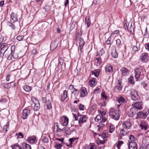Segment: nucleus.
I'll return each mask as SVG.
<instances>
[{
  "mask_svg": "<svg viewBox=\"0 0 149 149\" xmlns=\"http://www.w3.org/2000/svg\"><path fill=\"white\" fill-rule=\"evenodd\" d=\"M109 114L111 118L116 120H118L119 118L120 115L118 112L113 109H111L109 110Z\"/></svg>",
  "mask_w": 149,
  "mask_h": 149,
  "instance_id": "1",
  "label": "nucleus"
},
{
  "mask_svg": "<svg viewBox=\"0 0 149 149\" xmlns=\"http://www.w3.org/2000/svg\"><path fill=\"white\" fill-rule=\"evenodd\" d=\"M1 53L4 52V56L7 58L8 60L11 59L12 55H11V52L10 49H8L7 46L4 47L3 48L1 49Z\"/></svg>",
  "mask_w": 149,
  "mask_h": 149,
  "instance_id": "2",
  "label": "nucleus"
},
{
  "mask_svg": "<svg viewBox=\"0 0 149 149\" xmlns=\"http://www.w3.org/2000/svg\"><path fill=\"white\" fill-rule=\"evenodd\" d=\"M107 98L104 92H102L101 95V98L99 100L98 104L103 107H104L106 105V101Z\"/></svg>",
  "mask_w": 149,
  "mask_h": 149,
  "instance_id": "3",
  "label": "nucleus"
},
{
  "mask_svg": "<svg viewBox=\"0 0 149 149\" xmlns=\"http://www.w3.org/2000/svg\"><path fill=\"white\" fill-rule=\"evenodd\" d=\"M130 95L131 99L134 100L136 101L139 99V97L137 92L134 89H131L130 90Z\"/></svg>",
  "mask_w": 149,
  "mask_h": 149,
  "instance_id": "4",
  "label": "nucleus"
},
{
  "mask_svg": "<svg viewBox=\"0 0 149 149\" xmlns=\"http://www.w3.org/2000/svg\"><path fill=\"white\" fill-rule=\"evenodd\" d=\"M106 120V118L105 117L102 116V121H100V122L99 123V125H97L96 127V129L97 130V132L102 131L103 127L104 126V124L103 123H104Z\"/></svg>",
  "mask_w": 149,
  "mask_h": 149,
  "instance_id": "5",
  "label": "nucleus"
},
{
  "mask_svg": "<svg viewBox=\"0 0 149 149\" xmlns=\"http://www.w3.org/2000/svg\"><path fill=\"white\" fill-rule=\"evenodd\" d=\"M123 24L124 28L125 29L129 30V31L132 33L134 31V29L133 27L132 26L131 23H129L128 24V26H127L126 23V21L124 20L123 22Z\"/></svg>",
  "mask_w": 149,
  "mask_h": 149,
  "instance_id": "6",
  "label": "nucleus"
},
{
  "mask_svg": "<svg viewBox=\"0 0 149 149\" xmlns=\"http://www.w3.org/2000/svg\"><path fill=\"white\" fill-rule=\"evenodd\" d=\"M142 130L146 131L147 130L149 127L148 122L146 121L141 120L139 125Z\"/></svg>",
  "mask_w": 149,
  "mask_h": 149,
  "instance_id": "7",
  "label": "nucleus"
},
{
  "mask_svg": "<svg viewBox=\"0 0 149 149\" xmlns=\"http://www.w3.org/2000/svg\"><path fill=\"white\" fill-rule=\"evenodd\" d=\"M143 70V68H137L134 71L135 73V77L136 81H138L139 78L141 73Z\"/></svg>",
  "mask_w": 149,
  "mask_h": 149,
  "instance_id": "8",
  "label": "nucleus"
},
{
  "mask_svg": "<svg viewBox=\"0 0 149 149\" xmlns=\"http://www.w3.org/2000/svg\"><path fill=\"white\" fill-rule=\"evenodd\" d=\"M30 114V111L29 110L27 109H24L23 110L22 113V117L23 119H26Z\"/></svg>",
  "mask_w": 149,
  "mask_h": 149,
  "instance_id": "9",
  "label": "nucleus"
},
{
  "mask_svg": "<svg viewBox=\"0 0 149 149\" xmlns=\"http://www.w3.org/2000/svg\"><path fill=\"white\" fill-rule=\"evenodd\" d=\"M77 139V138H70L69 139L68 142L69 143L66 144V145L68 147H72L74 144L75 143H76L77 142L76 141Z\"/></svg>",
  "mask_w": 149,
  "mask_h": 149,
  "instance_id": "10",
  "label": "nucleus"
},
{
  "mask_svg": "<svg viewBox=\"0 0 149 149\" xmlns=\"http://www.w3.org/2000/svg\"><path fill=\"white\" fill-rule=\"evenodd\" d=\"M79 123L80 125L83 124L85 122H86L87 120V118L84 115H79Z\"/></svg>",
  "mask_w": 149,
  "mask_h": 149,
  "instance_id": "11",
  "label": "nucleus"
},
{
  "mask_svg": "<svg viewBox=\"0 0 149 149\" xmlns=\"http://www.w3.org/2000/svg\"><path fill=\"white\" fill-rule=\"evenodd\" d=\"M80 97H84L87 96L88 94L86 89L84 87L81 88L80 90Z\"/></svg>",
  "mask_w": 149,
  "mask_h": 149,
  "instance_id": "12",
  "label": "nucleus"
},
{
  "mask_svg": "<svg viewBox=\"0 0 149 149\" xmlns=\"http://www.w3.org/2000/svg\"><path fill=\"white\" fill-rule=\"evenodd\" d=\"M148 54L147 53H144L142 54L141 59V61L143 63L147 62L148 60Z\"/></svg>",
  "mask_w": 149,
  "mask_h": 149,
  "instance_id": "13",
  "label": "nucleus"
},
{
  "mask_svg": "<svg viewBox=\"0 0 149 149\" xmlns=\"http://www.w3.org/2000/svg\"><path fill=\"white\" fill-rule=\"evenodd\" d=\"M131 125L132 123L129 120H126L124 121L122 124L123 127L125 129H130Z\"/></svg>",
  "mask_w": 149,
  "mask_h": 149,
  "instance_id": "14",
  "label": "nucleus"
},
{
  "mask_svg": "<svg viewBox=\"0 0 149 149\" xmlns=\"http://www.w3.org/2000/svg\"><path fill=\"white\" fill-rule=\"evenodd\" d=\"M148 115L146 111H141L139 112L137 116L139 118H145Z\"/></svg>",
  "mask_w": 149,
  "mask_h": 149,
  "instance_id": "15",
  "label": "nucleus"
},
{
  "mask_svg": "<svg viewBox=\"0 0 149 149\" xmlns=\"http://www.w3.org/2000/svg\"><path fill=\"white\" fill-rule=\"evenodd\" d=\"M137 146L135 142H129V149H137Z\"/></svg>",
  "mask_w": 149,
  "mask_h": 149,
  "instance_id": "16",
  "label": "nucleus"
},
{
  "mask_svg": "<svg viewBox=\"0 0 149 149\" xmlns=\"http://www.w3.org/2000/svg\"><path fill=\"white\" fill-rule=\"evenodd\" d=\"M63 122V125L64 126L67 125L68 123L69 119L66 116H63L61 118Z\"/></svg>",
  "mask_w": 149,
  "mask_h": 149,
  "instance_id": "17",
  "label": "nucleus"
},
{
  "mask_svg": "<svg viewBox=\"0 0 149 149\" xmlns=\"http://www.w3.org/2000/svg\"><path fill=\"white\" fill-rule=\"evenodd\" d=\"M111 54L112 57L113 58H116L118 57V54L115 47H113L112 48Z\"/></svg>",
  "mask_w": 149,
  "mask_h": 149,
  "instance_id": "18",
  "label": "nucleus"
},
{
  "mask_svg": "<svg viewBox=\"0 0 149 149\" xmlns=\"http://www.w3.org/2000/svg\"><path fill=\"white\" fill-rule=\"evenodd\" d=\"M143 105L142 102H136L135 103L134 107L135 108L136 110L138 109H141L142 108V106Z\"/></svg>",
  "mask_w": 149,
  "mask_h": 149,
  "instance_id": "19",
  "label": "nucleus"
},
{
  "mask_svg": "<svg viewBox=\"0 0 149 149\" xmlns=\"http://www.w3.org/2000/svg\"><path fill=\"white\" fill-rule=\"evenodd\" d=\"M62 131L65 132L67 135H68L70 134L71 132V131L70 128L67 127H65L62 129Z\"/></svg>",
  "mask_w": 149,
  "mask_h": 149,
  "instance_id": "20",
  "label": "nucleus"
},
{
  "mask_svg": "<svg viewBox=\"0 0 149 149\" xmlns=\"http://www.w3.org/2000/svg\"><path fill=\"white\" fill-rule=\"evenodd\" d=\"M34 110L36 111H38L40 108V104L38 101L36 100V102L34 103Z\"/></svg>",
  "mask_w": 149,
  "mask_h": 149,
  "instance_id": "21",
  "label": "nucleus"
},
{
  "mask_svg": "<svg viewBox=\"0 0 149 149\" xmlns=\"http://www.w3.org/2000/svg\"><path fill=\"white\" fill-rule=\"evenodd\" d=\"M11 20L13 22H17L18 21V19L17 14L14 13H12L11 15Z\"/></svg>",
  "mask_w": 149,
  "mask_h": 149,
  "instance_id": "22",
  "label": "nucleus"
},
{
  "mask_svg": "<svg viewBox=\"0 0 149 149\" xmlns=\"http://www.w3.org/2000/svg\"><path fill=\"white\" fill-rule=\"evenodd\" d=\"M67 92L66 90L63 91V93L61 95V100L63 101L67 97Z\"/></svg>",
  "mask_w": 149,
  "mask_h": 149,
  "instance_id": "23",
  "label": "nucleus"
},
{
  "mask_svg": "<svg viewBox=\"0 0 149 149\" xmlns=\"http://www.w3.org/2000/svg\"><path fill=\"white\" fill-rule=\"evenodd\" d=\"M28 140L29 142L32 143H33L36 142V138L35 137H29Z\"/></svg>",
  "mask_w": 149,
  "mask_h": 149,
  "instance_id": "24",
  "label": "nucleus"
},
{
  "mask_svg": "<svg viewBox=\"0 0 149 149\" xmlns=\"http://www.w3.org/2000/svg\"><path fill=\"white\" fill-rule=\"evenodd\" d=\"M79 43L80 49H81L83 47L84 45V42L83 39L82 38H80L79 39Z\"/></svg>",
  "mask_w": 149,
  "mask_h": 149,
  "instance_id": "25",
  "label": "nucleus"
},
{
  "mask_svg": "<svg viewBox=\"0 0 149 149\" xmlns=\"http://www.w3.org/2000/svg\"><path fill=\"white\" fill-rule=\"evenodd\" d=\"M47 106V108L48 109L50 110L52 108V106L51 101L49 99L47 100V102L46 103Z\"/></svg>",
  "mask_w": 149,
  "mask_h": 149,
  "instance_id": "26",
  "label": "nucleus"
},
{
  "mask_svg": "<svg viewBox=\"0 0 149 149\" xmlns=\"http://www.w3.org/2000/svg\"><path fill=\"white\" fill-rule=\"evenodd\" d=\"M122 72V75L123 76H125L128 73V71L126 68H122L120 70Z\"/></svg>",
  "mask_w": 149,
  "mask_h": 149,
  "instance_id": "27",
  "label": "nucleus"
},
{
  "mask_svg": "<svg viewBox=\"0 0 149 149\" xmlns=\"http://www.w3.org/2000/svg\"><path fill=\"white\" fill-rule=\"evenodd\" d=\"M22 146L23 149H31V146L28 144L25 143H23Z\"/></svg>",
  "mask_w": 149,
  "mask_h": 149,
  "instance_id": "28",
  "label": "nucleus"
},
{
  "mask_svg": "<svg viewBox=\"0 0 149 149\" xmlns=\"http://www.w3.org/2000/svg\"><path fill=\"white\" fill-rule=\"evenodd\" d=\"M117 100L118 103H119L120 104H121L124 103L125 102V98L122 96L118 98Z\"/></svg>",
  "mask_w": 149,
  "mask_h": 149,
  "instance_id": "29",
  "label": "nucleus"
},
{
  "mask_svg": "<svg viewBox=\"0 0 149 149\" xmlns=\"http://www.w3.org/2000/svg\"><path fill=\"white\" fill-rule=\"evenodd\" d=\"M105 70L107 72H112L113 71V67L111 66H107L105 67Z\"/></svg>",
  "mask_w": 149,
  "mask_h": 149,
  "instance_id": "30",
  "label": "nucleus"
},
{
  "mask_svg": "<svg viewBox=\"0 0 149 149\" xmlns=\"http://www.w3.org/2000/svg\"><path fill=\"white\" fill-rule=\"evenodd\" d=\"M85 24H87V26L89 27L90 26L91 21L89 17H86L85 19Z\"/></svg>",
  "mask_w": 149,
  "mask_h": 149,
  "instance_id": "31",
  "label": "nucleus"
},
{
  "mask_svg": "<svg viewBox=\"0 0 149 149\" xmlns=\"http://www.w3.org/2000/svg\"><path fill=\"white\" fill-rule=\"evenodd\" d=\"M58 44L56 42L52 43L51 45V49L52 50L56 48L58 45Z\"/></svg>",
  "mask_w": 149,
  "mask_h": 149,
  "instance_id": "32",
  "label": "nucleus"
},
{
  "mask_svg": "<svg viewBox=\"0 0 149 149\" xmlns=\"http://www.w3.org/2000/svg\"><path fill=\"white\" fill-rule=\"evenodd\" d=\"M130 111L133 115H135L137 114V110L134 107L131 109Z\"/></svg>",
  "mask_w": 149,
  "mask_h": 149,
  "instance_id": "33",
  "label": "nucleus"
},
{
  "mask_svg": "<svg viewBox=\"0 0 149 149\" xmlns=\"http://www.w3.org/2000/svg\"><path fill=\"white\" fill-rule=\"evenodd\" d=\"M3 86L4 88L6 89H8L11 86L10 83H3Z\"/></svg>",
  "mask_w": 149,
  "mask_h": 149,
  "instance_id": "34",
  "label": "nucleus"
},
{
  "mask_svg": "<svg viewBox=\"0 0 149 149\" xmlns=\"http://www.w3.org/2000/svg\"><path fill=\"white\" fill-rule=\"evenodd\" d=\"M3 40V38H0V49H1L2 48H3V47H6L7 46H6V43H3L2 44V41Z\"/></svg>",
  "mask_w": 149,
  "mask_h": 149,
  "instance_id": "35",
  "label": "nucleus"
},
{
  "mask_svg": "<svg viewBox=\"0 0 149 149\" xmlns=\"http://www.w3.org/2000/svg\"><path fill=\"white\" fill-rule=\"evenodd\" d=\"M11 55H12L11 58V59H10V60H13V59H15L17 58L18 56V54L14 52L13 53V54H12L11 53Z\"/></svg>",
  "mask_w": 149,
  "mask_h": 149,
  "instance_id": "36",
  "label": "nucleus"
},
{
  "mask_svg": "<svg viewBox=\"0 0 149 149\" xmlns=\"http://www.w3.org/2000/svg\"><path fill=\"white\" fill-rule=\"evenodd\" d=\"M69 89L71 90V93H73L74 91H77V89L74 87V86L71 85L70 86Z\"/></svg>",
  "mask_w": 149,
  "mask_h": 149,
  "instance_id": "37",
  "label": "nucleus"
},
{
  "mask_svg": "<svg viewBox=\"0 0 149 149\" xmlns=\"http://www.w3.org/2000/svg\"><path fill=\"white\" fill-rule=\"evenodd\" d=\"M12 149H22V147L17 144H15L12 146Z\"/></svg>",
  "mask_w": 149,
  "mask_h": 149,
  "instance_id": "38",
  "label": "nucleus"
},
{
  "mask_svg": "<svg viewBox=\"0 0 149 149\" xmlns=\"http://www.w3.org/2000/svg\"><path fill=\"white\" fill-rule=\"evenodd\" d=\"M24 89L26 92L30 91L31 90V87L26 85L24 86Z\"/></svg>",
  "mask_w": 149,
  "mask_h": 149,
  "instance_id": "39",
  "label": "nucleus"
},
{
  "mask_svg": "<svg viewBox=\"0 0 149 149\" xmlns=\"http://www.w3.org/2000/svg\"><path fill=\"white\" fill-rule=\"evenodd\" d=\"M124 143V142L122 141H118V143L117 144V147L118 149H120L121 146Z\"/></svg>",
  "mask_w": 149,
  "mask_h": 149,
  "instance_id": "40",
  "label": "nucleus"
},
{
  "mask_svg": "<svg viewBox=\"0 0 149 149\" xmlns=\"http://www.w3.org/2000/svg\"><path fill=\"white\" fill-rule=\"evenodd\" d=\"M100 70L99 69H97L93 72L92 74H94L95 77H98L99 74Z\"/></svg>",
  "mask_w": 149,
  "mask_h": 149,
  "instance_id": "41",
  "label": "nucleus"
},
{
  "mask_svg": "<svg viewBox=\"0 0 149 149\" xmlns=\"http://www.w3.org/2000/svg\"><path fill=\"white\" fill-rule=\"evenodd\" d=\"M8 25L11 29L14 30L15 29V26L13 24L9 22L8 23Z\"/></svg>",
  "mask_w": 149,
  "mask_h": 149,
  "instance_id": "42",
  "label": "nucleus"
},
{
  "mask_svg": "<svg viewBox=\"0 0 149 149\" xmlns=\"http://www.w3.org/2000/svg\"><path fill=\"white\" fill-rule=\"evenodd\" d=\"M128 82L131 84H133L134 83V78L132 76H130L128 79Z\"/></svg>",
  "mask_w": 149,
  "mask_h": 149,
  "instance_id": "43",
  "label": "nucleus"
},
{
  "mask_svg": "<svg viewBox=\"0 0 149 149\" xmlns=\"http://www.w3.org/2000/svg\"><path fill=\"white\" fill-rule=\"evenodd\" d=\"M129 139L130 141H129V142H134L135 139L133 135H130L129 137Z\"/></svg>",
  "mask_w": 149,
  "mask_h": 149,
  "instance_id": "44",
  "label": "nucleus"
},
{
  "mask_svg": "<svg viewBox=\"0 0 149 149\" xmlns=\"http://www.w3.org/2000/svg\"><path fill=\"white\" fill-rule=\"evenodd\" d=\"M84 149H95L94 146L93 144H91L89 147L88 146H86L85 147Z\"/></svg>",
  "mask_w": 149,
  "mask_h": 149,
  "instance_id": "45",
  "label": "nucleus"
},
{
  "mask_svg": "<svg viewBox=\"0 0 149 149\" xmlns=\"http://www.w3.org/2000/svg\"><path fill=\"white\" fill-rule=\"evenodd\" d=\"M120 134L123 136L127 134L128 132H125L124 129H121L120 130Z\"/></svg>",
  "mask_w": 149,
  "mask_h": 149,
  "instance_id": "46",
  "label": "nucleus"
},
{
  "mask_svg": "<svg viewBox=\"0 0 149 149\" xmlns=\"http://www.w3.org/2000/svg\"><path fill=\"white\" fill-rule=\"evenodd\" d=\"M115 128L112 125H110L109 132L111 133H112L115 130Z\"/></svg>",
  "mask_w": 149,
  "mask_h": 149,
  "instance_id": "47",
  "label": "nucleus"
},
{
  "mask_svg": "<svg viewBox=\"0 0 149 149\" xmlns=\"http://www.w3.org/2000/svg\"><path fill=\"white\" fill-rule=\"evenodd\" d=\"M101 116L100 115H97L95 118V121H99L101 120Z\"/></svg>",
  "mask_w": 149,
  "mask_h": 149,
  "instance_id": "48",
  "label": "nucleus"
},
{
  "mask_svg": "<svg viewBox=\"0 0 149 149\" xmlns=\"http://www.w3.org/2000/svg\"><path fill=\"white\" fill-rule=\"evenodd\" d=\"M24 37L23 36L19 35L17 36L16 38L18 40L21 41L23 39Z\"/></svg>",
  "mask_w": 149,
  "mask_h": 149,
  "instance_id": "49",
  "label": "nucleus"
},
{
  "mask_svg": "<svg viewBox=\"0 0 149 149\" xmlns=\"http://www.w3.org/2000/svg\"><path fill=\"white\" fill-rule=\"evenodd\" d=\"M8 125L9 124L8 123H7L3 127V130L5 132L7 131V129L8 128Z\"/></svg>",
  "mask_w": 149,
  "mask_h": 149,
  "instance_id": "50",
  "label": "nucleus"
},
{
  "mask_svg": "<svg viewBox=\"0 0 149 149\" xmlns=\"http://www.w3.org/2000/svg\"><path fill=\"white\" fill-rule=\"evenodd\" d=\"M77 24H76L75 22H73L70 26V29H73L74 27L77 26Z\"/></svg>",
  "mask_w": 149,
  "mask_h": 149,
  "instance_id": "51",
  "label": "nucleus"
},
{
  "mask_svg": "<svg viewBox=\"0 0 149 149\" xmlns=\"http://www.w3.org/2000/svg\"><path fill=\"white\" fill-rule=\"evenodd\" d=\"M100 92V88L98 87L96 88L93 92L94 94H99Z\"/></svg>",
  "mask_w": 149,
  "mask_h": 149,
  "instance_id": "52",
  "label": "nucleus"
},
{
  "mask_svg": "<svg viewBox=\"0 0 149 149\" xmlns=\"http://www.w3.org/2000/svg\"><path fill=\"white\" fill-rule=\"evenodd\" d=\"M62 146L61 145V144H59L57 143H56L55 145V148L57 149H60L61 148Z\"/></svg>",
  "mask_w": 149,
  "mask_h": 149,
  "instance_id": "53",
  "label": "nucleus"
},
{
  "mask_svg": "<svg viewBox=\"0 0 149 149\" xmlns=\"http://www.w3.org/2000/svg\"><path fill=\"white\" fill-rule=\"evenodd\" d=\"M90 84L91 86H93L94 85L95 83V80H90Z\"/></svg>",
  "mask_w": 149,
  "mask_h": 149,
  "instance_id": "54",
  "label": "nucleus"
},
{
  "mask_svg": "<svg viewBox=\"0 0 149 149\" xmlns=\"http://www.w3.org/2000/svg\"><path fill=\"white\" fill-rule=\"evenodd\" d=\"M98 134L99 136H101L103 139L106 138V134L105 133H103L102 135H101L99 134Z\"/></svg>",
  "mask_w": 149,
  "mask_h": 149,
  "instance_id": "55",
  "label": "nucleus"
},
{
  "mask_svg": "<svg viewBox=\"0 0 149 149\" xmlns=\"http://www.w3.org/2000/svg\"><path fill=\"white\" fill-rule=\"evenodd\" d=\"M116 44L117 46H119L121 44V41L119 39H118L116 40Z\"/></svg>",
  "mask_w": 149,
  "mask_h": 149,
  "instance_id": "56",
  "label": "nucleus"
},
{
  "mask_svg": "<svg viewBox=\"0 0 149 149\" xmlns=\"http://www.w3.org/2000/svg\"><path fill=\"white\" fill-rule=\"evenodd\" d=\"M79 108L80 110H83L84 109V105L80 104L79 106Z\"/></svg>",
  "mask_w": 149,
  "mask_h": 149,
  "instance_id": "57",
  "label": "nucleus"
},
{
  "mask_svg": "<svg viewBox=\"0 0 149 149\" xmlns=\"http://www.w3.org/2000/svg\"><path fill=\"white\" fill-rule=\"evenodd\" d=\"M42 102L43 103H46L47 101V98L45 97H43L42 99Z\"/></svg>",
  "mask_w": 149,
  "mask_h": 149,
  "instance_id": "58",
  "label": "nucleus"
},
{
  "mask_svg": "<svg viewBox=\"0 0 149 149\" xmlns=\"http://www.w3.org/2000/svg\"><path fill=\"white\" fill-rule=\"evenodd\" d=\"M42 141L44 143H47L48 142V139L47 138H45L42 140Z\"/></svg>",
  "mask_w": 149,
  "mask_h": 149,
  "instance_id": "59",
  "label": "nucleus"
},
{
  "mask_svg": "<svg viewBox=\"0 0 149 149\" xmlns=\"http://www.w3.org/2000/svg\"><path fill=\"white\" fill-rule=\"evenodd\" d=\"M111 40V38L110 37H109L107 40L106 41V43L107 45H109L110 43Z\"/></svg>",
  "mask_w": 149,
  "mask_h": 149,
  "instance_id": "60",
  "label": "nucleus"
},
{
  "mask_svg": "<svg viewBox=\"0 0 149 149\" xmlns=\"http://www.w3.org/2000/svg\"><path fill=\"white\" fill-rule=\"evenodd\" d=\"M96 60L97 61V63L99 65L101 63V59L100 58H96Z\"/></svg>",
  "mask_w": 149,
  "mask_h": 149,
  "instance_id": "61",
  "label": "nucleus"
},
{
  "mask_svg": "<svg viewBox=\"0 0 149 149\" xmlns=\"http://www.w3.org/2000/svg\"><path fill=\"white\" fill-rule=\"evenodd\" d=\"M132 48L134 51L135 52L137 51L138 50L137 47L135 46H133Z\"/></svg>",
  "mask_w": 149,
  "mask_h": 149,
  "instance_id": "62",
  "label": "nucleus"
},
{
  "mask_svg": "<svg viewBox=\"0 0 149 149\" xmlns=\"http://www.w3.org/2000/svg\"><path fill=\"white\" fill-rule=\"evenodd\" d=\"M74 118H75V120H77L78 119H79V117H78V116L77 117L76 116V115L74 114V113H72Z\"/></svg>",
  "mask_w": 149,
  "mask_h": 149,
  "instance_id": "63",
  "label": "nucleus"
},
{
  "mask_svg": "<svg viewBox=\"0 0 149 149\" xmlns=\"http://www.w3.org/2000/svg\"><path fill=\"white\" fill-rule=\"evenodd\" d=\"M146 49L149 51V43H146Z\"/></svg>",
  "mask_w": 149,
  "mask_h": 149,
  "instance_id": "64",
  "label": "nucleus"
}]
</instances>
